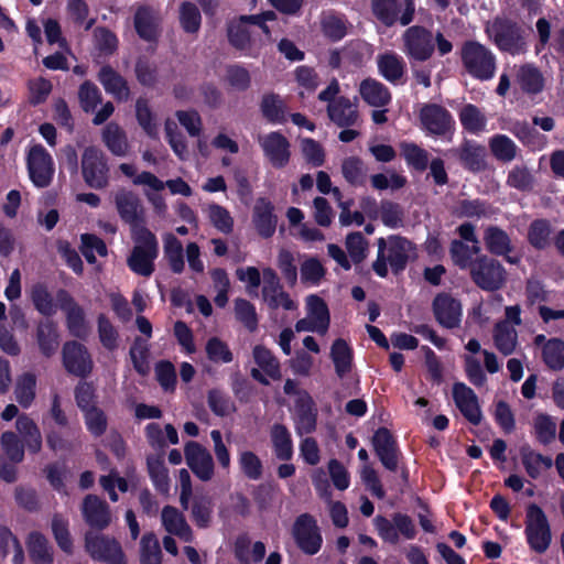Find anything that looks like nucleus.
<instances>
[{"mask_svg": "<svg viewBox=\"0 0 564 564\" xmlns=\"http://www.w3.org/2000/svg\"><path fill=\"white\" fill-rule=\"evenodd\" d=\"M415 258L414 245L400 236H390L388 239H378V257L372 263V270L380 276L388 275L389 262L391 270L394 274L402 272L408 262Z\"/></svg>", "mask_w": 564, "mask_h": 564, "instance_id": "nucleus-1", "label": "nucleus"}, {"mask_svg": "<svg viewBox=\"0 0 564 564\" xmlns=\"http://www.w3.org/2000/svg\"><path fill=\"white\" fill-rule=\"evenodd\" d=\"M486 33L503 52L524 54L528 50L527 33L516 21L497 17L486 24Z\"/></svg>", "mask_w": 564, "mask_h": 564, "instance_id": "nucleus-2", "label": "nucleus"}, {"mask_svg": "<svg viewBox=\"0 0 564 564\" xmlns=\"http://www.w3.org/2000/svg\"><path fill=\"white\" fill-rule=\"evenodd\" d=\"M131 236L134 247L127 259V264L135 274L148 278L155 269L154 260L159 254L158 239L149 229H139L138 234Z\"/></svg>", "mask_w": 564, "mask_h": 564, "instance_id": "nucleus-3", "label": "nucleus"}, {"mask_svg": "<svg viewBox=\"0 0 564 564\" xmlns=\"http://www.w3.org/2000/svg\"><path fill=\"white\" fill-rule=\"evenodd\" d=\"M460 59L467 73L477 79L487 80L495 74V55L477 41L469 40L463 43Z\"/></svg>", "mask_w": 564, "mask_h": 564, "instance_id": "nucleus-4", "label": "nucleus"}, {"mask_svg": "<svg viewBox=\"0 0 564 564\" xmlns=\"http://www.w3.org/2000/svg\"><path fill=\"white\" fill-rule=\"evenodd\" d=\"M473 282L485 291L500 290L507 279L503 265L486 254L477 257L469 270Z\"/></svg>", "mask_w": 564, "mask_h": 564, "instance_id": "nucleus-5", "label": "nucleus"}, {"mask_svg": "<svg viewBox=\"0 0 564 564\" xmlns=\"http://www.w3.org/2000/svg\"><path fill=\"white\" fill-rule=\"evenodd\" d=\"M82 175L87 186L102 189L109 185V166L105 153L97 147H86L82 154Z\"/></svg>", "mask_w": 564, "mask_h": 564, "instance_id": "nucleus-6", "label": "nucleus"}, {"mask_svg": "<svg viewBox=\"0 0 564 564\" xmlns=\"http://www.w3.org/2000/svg\"><path fill=\"white\" fill-rule=\"evenodd\" d=\"M525 535L530 547L540 554L549 549L552 541L547 518L535 503H530L527 508Z\"/></svg>", "mask_w": 564, "mask_h": 564, "instance_id": "nucleus-7", "label": "nucleus"}, {"mask_svg": "<svg viewBox=\"0 0 564 564\" xmlns=\"http://www.w3.org/2000/svg\"><path fill=\"white\" fill-rule=\"evenodd\" d=\"M85 550L95 561L107 564H127L120 543L112 536L87 531L85 533Z\"/></svg>", "mask_w": 564, "mask_h": 564, "instance_id": "nucleus-8", "label": "nucleus"}, {"mask_svg": "<svg viewBox=\"0 0 564 564\" xmlns=\"http://www.w3.org/2000/svg\"><path fill=\"white\" fill-rule=\"evenodd\" d=\"M372 13L386 26L409 25L415 14L413 0H371Z\"/></svg>", "mask_w": 564, "mask_h": 564, "instance_id": "nucleus-9", "label": "nucleus"}, {"mask_svg": "<svg viewBox=\"0 0 564 564\" xmlns=\"http://www.w3.org/2000/svg\"><path fill=\"white\" fill-rule=\"evenodd\" d=\"M113 203L122 221L131 228V235L139 229H148L144 226V207L140 197L132 191L119 188L113 194Z\"/></svg>", "mask_w": 564, "mask_h": 564, "instance_id": "nucleus-10", "label": "nucleus"}, {"mask_svg": "<svg viewBox=\"0 0 564 564\" xmlns=\"http://www.w3.org/2000/svg\"><path fill=\"white\" fill-rule=\"evenodd\" d=\"M403 52L416 62H425L434 53L435 43L433 33L424 26L413 25L402 35Z\"/></svg>", "mask_w": 564, "mask_h": 564, "instance_id": "nucleus-11", "label": "nucleus"}, {"mask_svg": "<svg viewBox=\"0 0 564 564\" xmlns=\"http://www.w3.org/2000/svg\"><path fill=\"white\" fill-rule=\"evenodd\" d=\"M62 360L65 370L79 378L88 377L94 368V361L87 347L76 340H69L63 345Z\"/></svg>", "mask_w": 564, "mask_h": 564, "instance_id": "nucleus-12", "label": "nucleus"}, {"mask_svg": "<svg viewBox=\"0 0 564 564\" xmlns=\"http://www.w3.org/2000/svg\"><path fill=\"white\" fill-rule=\"evenodd\" d=\"M56 301L59 308L66 314V325L69 333L79 339H85L90 333L88 323L86 322L85 312L75 299L66 291L58 290Z\"/></svg>", "mask_w": 564, "mask_h": 564, "instance_id": "nucleus-13", "label": "nucleus"}, {"mask_svg": "<svg viewBox=\"0 0 564 564\" xmlns=\"http://www.w3.org/2000/svg\"><path fill=\"white\" fill-rule=\"evenodd\" d=\"M293 535L297 546L307 555L316 554L322 546V535L316 520L308 513L301 514L294 522Z\"/></svg>", "mask_w": 564, "mask_h": 564, "instance_id": "nucleus-14", "label": "nucleus"}, {"mask_svg": "<svg viewBox=\"0 0 564 564\" xmlns=\"http://www.w3.org/2000/svg\"><path fill=\"white\" fill-rule=\"evenodd\" d=\"M187 466L202 481H209L214 476V460L206 447L197 442L189 441L184 448Z\"/></svg>", "mask_w": 564, "mask_h": 564, "instance_id": "nucleus-15", "label": "nucleus"}, {"mask_svg": "<svg viewBox=\"0 0 564 564\" xmlns=\"http://www.w3.org/2000/svg\"><path fill=\"white\" fill-rule=\"evenodd\" d=\"M28 169L32 182L37 187L48 186L53 176L52 158L42 145L36 144L30 149Z\"/></svg>", "mask_w": 564, "mask_h": 564, "instance_id": "nucleus-16", "label": "nucleus"}, {"mask_svg": "<svg viewBox=\"0 0 564 564\" xmlns=\"http://www.w3.org/2000/svg\"><path fill=\"white\" fill-rule=\"evenodd\" d=\"M80 511L85 522L93 529L105 530L112 521L109 505L96 495H87L83 499Z\"/></svg>", "mask_w": 564, "mask_h": 564, "instance_id": "nucleus-17", "label": "nucleus"}, {"mask_svg": "<svg viewBox=\"0 0 564 564\" xmlns=\"http://www.w3.org/2000/svg\"><path fill=\"white\" fill-rule=\"evenodd\" d=\"M375 453L381 464L390 471L399 467V448L397 441L387 427H380L372 436Z\"/></svg>", "mask_w": 564, "mask_h": 564, "instance_id": "nucleus-18", "label": "nucleus"}, {"mask_svg": "<svg viewBox=\"0 0 564 564\" xmlns=\"http://www.w3.org/2000/svg\"><path fill=\"white\" fill-rule=\"evenodd\" d=\"M265 155L274 167L281 169L289 163L290 160V142L280 132H271L259 138Z\"/></svg>", "mask_w": 564, "mask_h": 564, "instance_id": "nucleus-19", "label": "nucleus"}, {"mask_svg": "<svg viewBox=\"0 0 564 564\" xmlns=\"http://www.w3.org/2000/svg\"><path fill=\"white\" fill-rule=\"evenodd\" d=\"M433 312L436 321L443 327L454 328L460 322L462 305L451 295L441 293L433 301Z\"/></svg>", "mask_w": 564, "mask_h": 564, "instance_id": "nucleus-20", "label": "nucleus"}, {"mask_svg": "<svg viewBox=\"0 0 564 564\" xmlns=\"http://www.w3.org/2000/svg\"><path fill=\"white\" fill-rule=\"evenodd\" d=\"M453 398L462 414L474 425L481 421V411L475 392L464 383L453 386Z\"/></svg>", "mask_w": 564, "mask_h": 564, "instance_id": "nucleus-21", "label": "nucleus"}, {"mask_svg": "<svg viewBox=\"0 0 564 564\" xmlns=\"http://www.w3.org/2000/svg\"><path fill=\"white\" fill-rule=\"evenodd\" d=\"M420 119L423 127L436 135L445 134L452 123L449 112L440 105L427 104L420 111Z\"/></svg>", "mask_w": 564, "mask_h": 564, "instance_id": "nucleus-22", "label": "nucleus"}, {"mask_svg": "<svg viewBox=\"0 0 564 564\" xmlns=\"http://www.w3.org/2000/svg\"><path fill=\"white\" fill-rule=\"evenodd\" d=\"M317 411L313 399L305 391L300 394L295 403V431L302 436L315 431Z\"/></svg>", "mask_w": 564, "mask_h": 564, "instance_id": "nucleus-23", "label": "nucleus"}, {"mask_svg": "<svg viewBox=\"0 0 564 564\" xmlns=\"http://www.w3.org/2000/svg\"><path fill=\"white\" fill-rule=\"evenodd\" d=\"M160 17L158 12L149 6L137 8L133 19L134 29L138 35L147 41H155L160 35Z\"/></svg>", "mask_w": 564, "mask_h": 564, "instance_id": "nucleus-24", "label": "nucleus"}, {"mask_svg": "<svg viewBox=\"0 0 564 564\" xmlns=\"http://www.w3.org/2000/svg\"><path fill=\"white\" fill-rule=\"evenodd\" d=\"M449 154L457 158L471 172H481L487 169V154L484 145L465 141L460 147L449 150Z\"/></svg>", "mask_w": 564, "mask_h": 564, "instance_id": "nucleus-25", "label": "nucleus"}, {"mask_svg": "<svg viewBox=\"0 0 564 564\" xmlns=\"http://www.w3.org/2000/svg\"><path fill=\"white\" fill-rule=\"evenodd\" d=\"M105 90L118 101H127L130 98V88L127 79L110 65L100 68L97 75Z\"/></svg>", "mask_w": 564, "mask_h": 564, "instance_id": "nucleus-26", "label": "nucleus"}, {"mask_svg": "<svg viewBox=\"0 0 564 564\" xmlns=\"http://www.w3.org/2000/svg\"><path fill=\"white\" fill-rule=\"evenodd\" d=\"M273 205L265 198H259L253 207V224L258 234L263 238L273 236L278 218L273 214Z\"/></svg>", "mask_w": 564, "mask_h": 564, "instance_id": "nucleus-27", "label": "nucleus"}, {"mask_svg": "<svg viewBox=\"0 0 564 564\" xmlns=\"http://www.w3.org/2000/svg\"><path fill=\"white\" fill-rule=\"evenodd\" d=\"M101 140L111 154L124 158L130 152L126 131L116 122H109L101 131Z\"/></svg>", "mask_w": 564, "mask_h": 564, "instance_id": "nucleus-28", "label": "nucleus"}, {"mask_svg": "<svg viewBox=\"0 0 564 564\" xmlns=\"http://www.w3.org/2000/svg\"><path fill=\"white\" fill-rule=\"evenodd\" d=\"M162 524L164 529L185 542L193 540V532L185 517L175 507L165 506L162 510Z\"/></svg>", "mask_w": 564, "mask_h": 564, "instance_id": "nucleus-29", "label": "nucleus"}, {"mask_svg": "<svg viewBox=\"0 0 564 564\" xmlns=\"http://www.w3.org/2000/svg\"><path fill=\"white\" fill-rule=\"evenodd\" d=\"M327 113L329 119L341 128L355 126L359 118L356 106L346 97H339L330 102Z\"/></svg>", "mask_w": 564, "mask_h": 564, "instance_id": "nucleus-30", "label": "nucleus"}, {"mask_svg": "<svg viewBox=\"0 0 564 564\" xmlns=\"http://www.w3.org/2000/svg\"><path fill=\"white\" fill-rule=\"evenodd\" d=\"M359 94L365 102L376 108L384 107L391 100L389 89L373 78H366L360 83Z\"/></svg>", "mask_w": 564, "mask_h": 564, "instance_id": "nucleus-31", "label": "nucleus"}, {"mask_svg": "<svg viewBox=\"0 0 564 564\" xmlns=\"http://www.w3.org/2000/svg\"><path fill=\"white\" fill-rule=\"evenodd\" d=\"M36 340L40 351L47 358L52 357L59 346L56 323L51 319L41 321L36 328Z\"/></svg>", "mask_w": 564, "mask_h": 564, "instance_id": "nucleus-32", "label": "nucleus"}, {"mask_svg": "<svg viewBox=\"0 0 564 564\" xmlns=\"http://www.w3.org/2000/svg\"><path fill=\"white\" fill-rule=\"evenodd\" d=\"M486 249L495 256H507L513 250L509 235L497 226H488L484 231Z\"/></svg>", "mask_w": 564, "mask_h": 564, "instance_id": "nucleus-33", "label": "nucleus"}, {"mask_svg": "<svg viewBox=\"0 0 564 564\" xmlns=\"http://www.w3.org/2000/svg\"><path fill=\"white\" fill-rule=\"evenodd\" d=\"M517 82L525 94L536 95L544 88V77L538 67L524 64L517 72Z\"/></svg>", "mask_w": 564, "mask_h": 564, "instance_id": "nucleus-34", "label": "nucleus"}, {"mask_svg": "<svg viewBox=\"0 0 564 564\" xmlns=\"http://www.w3.org/2000/svg\"><path fill=\"white\" fill-rule=\"evenodd\" d=\"M379 73L390 83L397 84L405 72L403 59L395 53H384L377 57Z\"/></svg>", "mask_w": 564, "mask_h": 564, "instance_id": "nucleus-35", "label": "nucleus"}, {"mask_svg": "<svg viewBox=\"0 0 564 564\" xmlns=\"http://www.w3.org/2000/svg\"><path fill=\"white\" fill-rule=\"evenodd\" d=\"M494 341L496 348L505 356L511 355L518 344V333L512 324L499 322L494 328Z\"/></svg>", "mask_w": 564, "mask_h": 564, "instance_id": "nucleus-36", "label": "nucleus"}, {"mask_svg": "<svg viewBox=\"0 0 564 564\" xmlns=\"http://www.w3.org/2000/svg\"><path fill=\"white\" fill-rule=\"evenodd\" d=\"M275 456L281 460H290L293 456V444L289 430L283 424H273L270 431Z\"/></svg>", "mask_w": 564, "mask_h": 564, "instance_id": "nucleus-37", "label": "nucleus"}, {"mask_svg": "<svg viewBox=\"0 0 564 564\" xmlns=\"http://www.w3.org/2000/svg\"><path fill=\"white\" fill-rule=\"evenodd\" d=\"M147 466L156 490L167 495L170 490V478L169 470L164 465L163 454L148 456Z\"/></svg>", "mask_w": 564, "mask_h": 564, "instance_id": "nucleus-38", "label": "nucleus"}, {"mask_svg": "<svg viewBox=\"0 0 564 564\" xmlns=\"http://www.w3.org/2000/svg\"><path fill=\"white\" fill-rule=\"evenodd\" d=\"M330 358L339 378L345 377L351 370L352 351L346 340L338 338L333 343Z\"/></svg>", "mask_w": 564, "mask_h": 564, "instance_id": "nucleus-39", "label": "nucleus"}, {"mask_svg": "<svg viewBox=\"0 0 564 564\" xmlns=\"http://www.w3.org/2000/svg\"><path fill=\"white\" fill-rule=\"evenodd\" d=\"M260 110L262 116L270 122L285 121L286 106L278 94H264L260 102Z\"/></svg>", "mask_w": 564, "mask_h": 564, "instance_id": "nucleus-40", "label": "nucleus"}, {"mask_svg": "<svg viewBox=\"0 0 564 564\" xmlns=\"http://www.w3.org/2000/svg\"><path fill=\"white\" fill-rule=\"evenodd\" d=\"M28 550L35 564H51L53 562L47 539L40 532H31L28 539Z\"/></svg>", "mask_w": 564, "mask_h": 564, "instance_id": "nucleus-41", "label": "nucleus"}, {"mask_svg": "<svg viewBox=\"0 0 564 564\" xmlns=\"http://www.w3.org/2000/svg\"><path fill=\"white\" fill-rule=\"evenodd\" d=\"M164 257L174 273L184 271L185 262L182 242L172 234L164 237Z\"/></svg>", "mask_w": 564, "mask_h": 564, "instance_id": "nucleus-42", "label": "nucleus"}, {"mask_svg": "<svg viewBox=\"0 0 564 564\" xmlns=\"http://www.w3.org/2000/svg\"><path fill=\"white\" fill-rule=\"evenodd\" d=\"M341 173L350 185L361 186L366 183L368 170L361 159L349 156L343 160Z\"/></svg>", "mask_w": 564, "mask_h": 564, "instance_id": "nucleus-43", "label": "nucleus"}, {"mask_svg": "<svg viewBox=\"0 0 564 564\" xmlns=\"http://www.w3.org/2000/svg\"><path fill=\"white\" fill-rule=\"evenodd\" d=\"M140 563L162 564L160 542L153 532H147L140 540Z\"/></svg>", "mask_w": 564, "mask_h": 564, "instance_id": "nucleus-44", "label": "nucleus"}, {"mask_svg": "<svg viewBox=\"0 0 564 564\" xmlns=\"http://www.w3.org/2000/svg\"><path fill=\"white\" fill-rule=\"evenodd\" d=\"M253 358L268 377L273 380L281 379L280 362L268 348L261 345L256 346L253 348Z\"/></svg>", "mask_w": 564, "mask_h": 564, "instance_id": "nucleus-45", "label": "nucleus"}, {"mask_svg": "<svg viewBox=\"0 0 564 564\" xmlns=\"http://www.w3.org/2000/svg\"><path fill=\"white\" fill-rule=\"evenodd\" d=\"M308 316L317 323L322 335L326 334L329 327L330 317L327 304L318 295H310L306 299Z\"/></svg>", "mask_w": 564, "mask_h": 564, "instance_id": "nucleus-46", "label": "nucleus"}, {"mask_svg": "<svg viewBox=\"0 0 564 564\" xmlns=\"http://www.w3.org/2000/svg\"><path fill=\"white\" fill-rule=\"evenodd\" d=\"M261 293L263 301L270 310L283 307L284 310L293 311L297 307L296 303L283 290L282 284L271 286L269 289H262Z\"/></svg>", "mask_w": 564, "mask_h": 564, "instance_id": "nucleus-47", "label": "nucleus"}, {"mask_svg": "<svg viewBox=\"0 0 564 564\" xmlns=\"http://www.w3.org/2000/svg\"><path fill=\"white\" fill-rule=\"evenodd\" d=\"M251 25L249 20H243V15L237 22L230 23L228 28V39L232 46L238 50H247L251 43Z\"/></svg>", "mask_w": 564, "mask_h": 564, "instance_id": "nucleus-48", "label": "nucleus"}, {"mask_svg": "<svg viewBox=\"0 0 564 564\" xmlns=\"http://www.w3.org/2000/svg\"><path fill=\"white\" fill-rule=\"evenodd\" d=\"M489 149L492 155L501 162H510L517 156L516 143L503 134H497L489 140Z\"/></svg>", "mask_w": 564, "mask_h": 564, "instance_id": "nucleus-49", "label": "nucleus"}, {"mask_svg": "<svg viewBox=\"0 0 564 564\" xmlns=\"http://www.w3.org/2000/svg\"><path fill=\"white\" fill-rule=\"evenodd\" d=\"M36 378L31 372H25L17 380L14 394L17 401L23 408L31 405L35 398Z\"/></svg>", "mask_w": 564, "mask_h": 564, "instance_id": "nucleus-50", "label": "nucleus"}, {"mask_svg": "<svg viewBox=\"0 0 564 564\" xmlns=\"http://www.w3.org/2000/svg\"><path fill=\"white\" fill-rule=\"evenodd\" d=\"M459 119L465 130L471 133L481 132L486 127V116L475 105H465L460 112Z\"/></svg>", "mask_w": 564, "mask_h": 564, "instance_id": "nucleus-51", "label": "nucleus"}, {"mask_svg": "<svg viewBox=\"0 0 564 564\" xmlns=\"http://www.w3.org/2000/svg\"><path fill=\"white\" fill-rule=\"evenodd\" d=\"M545 365L552 370H561L564 367V341L558 338L547 340L542 350Z\"/></svg>", "mask_w": 564, "mask_h": 564, "instance_id": "nucleus-52", "label": "nucleus"}, {"mask_svg": "<svg viewBox=\"0 0 564 564\" xmlns=\"http://www.w3.org/2000/svg\"><path fill=\"white\" fill-rule=\"evenodd\" d=\"M534 182L533 174L525 165H514L507 176V185L521 192L532 191Z\"/></svg>", "mask_w": 564, "mask_h": 564, "instance_id": "nucleus-53", "label": "nucleus"}, {"mask_svg": "<svg viewBox=\"0 0 564 564\" xmlns=\"http://www.w3.org/2000/svg\"><path fill=\"white\" fill-rule=\"evenodd\" d=\"M180 23L186 33L195 34L199 31L202 15L197 6L185 1L180 6Z\"/></svg>", "mask_w": 564, "mask_h": 564, "instance_id": "nucleus-54", "label": "nucleus"}, {"mask_svg": "<svg viewBox=\"0 0 564 564\" xmlns=\"http://www.w3.org/2000/svg\"><path fill=\"white\" fill-rule=\"evenodd\" d=\"M135 78L140 85L154 87L158 83L156 64L147 56H139L134 65Z\"/></svg>", "mask_w": 564, "mask_h": 564, "instance_id": "nucleus-55", "label": "nucleus"}, {"mask_svg": "<svg viewBox=\"0 0 564 564\" xmlns=\"http://www.w3.org/2000/svg\"><path fill=\"white\" fill-rule=\"evenodd\" d=\"M10 549L13 550V563L23 564L24 552L23 547L18 538L7 528L0 525V554L6 557L9 554Z\"/></svg>", "mask_w": 564, "mask_h": 564, "instance_id": "nucleus-56", "label": "nucleus"}, {"mask_svg": "<svg viewBox=\"0 0 564 564\" xmlns=\"http://www.w3.org/2000/svg\"><path fill=\"white\" fill-rule=\"evenodd\" d=\"M551 226L545 219L531 223L528 231L529 242L536 249H545L550 243Z\"/></svg>", "mask_w": 564, "mask_h": 564, "instance_id": "nucleus-57", "label": "nucleus"}, {"mask_svg": "<svg viewBox=\"0 0 564 564\" xmlns=\"http://www.w3.org/2000/svg\"><path fill=\"white\" fill-rule=\"evenodd\" d=\"M192 518L197 527L207 528L212 520L213 502L209 497H195L192 503Z\"/></svg>", "mask_w": 564, "mask_h": 564, "instance_id": "nucleus-58", "label": "nucleus"}, {"mask_svg": "<svg viewBox=\"0 0 564 564\" xmlns=\"http://www.w3.org/2000/svg\"><path fill=\"white\" fill-rule=\"evenodd\" d=\"M449 253L452 260L460 269H469L473 265V256L479 252H474V246H468L462 240H453L451 243Z\"/></svg>", "mask_w": 564, "mask_h": 564, "instance_id": "nucleus-59", "label": "nucleus"}, {"mask_svg": "<svg viewBox=\"0 0 564 564\" xmlns=\"http://www.w3.org/2000/svg\"><path fill=\"white\" fill-rule=\"evenodd\" d=\"M225 80L237 91L247 90L251 84V77L248 69L240 65H228L226 67Z\"/></svg>", "mask_w": 564, "mask_h": 564, "instance_id": "nucleus-60", "label": "nucleus"}, {"mask_svg": "<svg viewBox=\"0 0 564 564\" xmlns=\"http://www.w3.org/2000/svg\"><path fill=\"white\" fill-rule=\"evenodd\" d=\"M235 315L236 318L250 332H254L257 329L258 316L256 307L249 301L245 299H237L235 301Z\"/></svg>", "mask_w": 564, "mask_h": 564, "instance_id": "nucleus-61", "label": "nucleus"}, {"mask_svg": "<svg viewBox=\"0 0 564 564\" xmlns=\"http://www.w3.org/2000/svg\"><path fill=\"white\" fill-rule=\"evenodd\" d=\"M97 326L102 346L108 350H115L118 347L119 334L110 319L105 314H99Z\"/></svg>", "mask_w": 564, "mask_h": 564, "instance_id": "nucleus-62", "label": "nucleus"}, {"mask_svg": "<svg viewBox=\"0 0 564 564\" xmlns=\"http://www.w3.org/2000/svg\"><path fill=\"white\" fill-rule=\"evenodd\" d=\"M52 531L58 546L66 553L73 552V541L68 531V521L61 514L52 519Z\"/></svg>", "mask_w": 564, "mask_h": 564, "instance_id": "nucleus-63", "label": "nucleus"}, {"mask_svg": "<svg viewBox=\"0 0 564 564\" xmlns=\"http://www.w3.org/2000/svg\"><path fill=\"white\" fill-rule=\"evenodd\" d=\"M0 443L2 449L9 457V459L14 463H21L24 458V446L20 442L19 437L13 432H4L0 437Z\"/></svg>", "mask_w": 564, "mask_h": 564, "instance_id": "nucleus-64", "label": "nucleus"}]
</instances>
